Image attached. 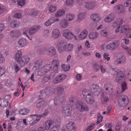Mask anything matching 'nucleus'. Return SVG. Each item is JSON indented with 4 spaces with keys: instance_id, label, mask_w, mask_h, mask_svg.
I'll list each match as a JSON object with an SVG mask.
<instances>
[{
    "instance_id": "nucleus-6",
    "label": "nucleus",
    "mask_w": 131,
    "mask_h": 131,
    "mask_svg": "<svg viewBox=\"0 0 131 131\" xmlns=\"http://www.w3.org/2000/svg\"><path fill=\"white\" fill-rule=\"evenodd\" d=\"M118 102L119 105L121 107H125L128 103V99L126 96L124 95H121L119 97Z\"/></svg>"
},
{
    "instance_id": "nucleus-25",
    "label": "nucleus",
    "mask_w": 131,
    "mask_h": 131,
    "mask_svg": "<svg viewBox=\"0 0 131 131\" xmlns=\"http://www.w3.org/2000/svg\"><path fill=\"white\" fill-rule=\"evenodd\" d=\"M40 27L37 26L31 28L29 30L28 32L30 35H32L36 32L40 28Z\"/></svg>"
},
{
    "instance_id": "nucleus-61",
    "label": "nucleus",
    "mask_w": 131,
    "mask_h": 131,
    "mask_svg": "<svg viewBox=\"0 0 131 131\" xmlns=\"http://www.w3.org/2000/svg\"><path fill=\"white\" fill-rule=\"evenodd\" d=\"M82 76L80 74H77L76 76V79L77 81H80L81 79Z\"/></svg>"
},
{
    "instance_id": "nucleus-63",
    "label": "nucleus",
    "mask_w": 131,
    "mask_h": 131,
    "mask_svg": "<svg viewBox=\"0 0 131 131\" xmlns=\"http://www.w3.org/2000/svg\"><path fill=\"white\" fill-rule=\"evenodd\" d=\"M43 102H40L37 103L36 105V107L37 108H39L40 107L43 103Z\"/></svg>"
},
{
    "instance_id": "nucleus-64",
    "label": "nucleus",
    "mask_w": 131,
    "mask_h": 131,
    "mask_svg": "<svg viewBox=\"0 0 131 131\" xmlns=\"http://www.w3.org/2000/svg\"><path fill=\"white\" fill-rule=\"evenodd\" d=\"M54 104L56 105L60 104V101L59 99H55L54 100Z\"/></svg>"
},
{
    "instance_id": "nucleus-15",
    "label": "nucleus",
    "mask_w": 131,
    "mask_h": 131,
    "mask_svg": "<svg viewBox=\"0 0 131 131\" xmlns=\"http://www.w3.org/2000/svg\"><path fill=\"white\" fill-rule=\"evenodd\" d=\"M29 118L30 120V122L34 121L30 124V126H32L34 124L37 123L39 121V119L37 118L36 114L31 115L29 117Z\"/></svg>"
},
{
    "instance_id": "nucleus-1",
    "label": "nucleus",
    "mask_w": 131,
    "mask_h": 131,
    "mask_svg": "<svg viewBox=\"0 0 131 131\" xmlns=\"http://www.w3.org/2000/svg\"><path fill=\"white\" fill-rule=\"evenodd\" d=\"M22 52L21 50H18L15 54V60L19 63L20 66L23 67L27 64L30 60V57L27 55L22 56Z\"/></svg>"
},
{
    "instance_id": "nucleus-8",
    "label": "nucleus",
    "mask_w": 131,
    "mask_h": 131,
    "mask_svg": "<svg viewBox=\"0 0 131 131\" xmlns=\"http://www.w3.org/2000/svg\"><path fill=\"white\" fill-rule=\"evenodd\" d=\"M120 43L119 41L118 40L113 41L108 44L109 50H115L119 46Z\"/></svg>"
},
{
    "instance_id": "nucleus-12",
    "label": "nucleus",
    "mask_w": 131,
    "mask_h": 131,
    "mask_svg": "<svg viewBox=\"0 0 131 131\" xmlns=\"http://www.w3.org/2000/svg\"><path fill=\"white\" fill-rule=\"evenodd\" d=\"M56 123L55 122L52 120H49L47 121L45 123L44 126V128L45 130H48L52 126L54 125Z\"/></svg>"
},
{
    "instance_id": "nucleus-55",
    "label": "nucleus",
    "mask_w": 131,
    "mask_h": 131,
    "mask_svg": "<svg viewBox=\"0 0 131 131\" xmlns=\"http://www.w3.org/2000/svg\"><path fill=\"white\" fill-rule=\"evenodd\" d=\"M50 74L49 75H46L44 77V80L45 82H46L50 80L51 79V77H50Z\"/></svg>"
},
{
    "instance_id": "nucleus-26",
    "label": "nucleus",
    "mask_w": 131,
    "mask_h": 131,
    "mask_svg": "<svg viewBox=\"0 0 131 131\" xmlns=\"http://www.w3.org/2000/svg\"><path fill=\"white\" fill-rule=\"evenodd\" d=\"M91 18L94 21H99L101 20V18L99 15L97 14H93L90 16Z\"/></svg>"
},
{
    "instance_id": "nucleus-54",
    "label": "nucleus",
    "mask_w": 131,
    "mask_h": 131,
    "mask_svg": "<svg viewBox=\"0 0 131 131\" xmlns=\"http://www.w3.org/2000/svg\"><path fill=\"white\" fill-rule=\"evenodd\" d=\"M100 69L102 73H104L106 72V70L103 67V66L101 64L100 65Z\"/></svg>"
},
{
    "instance_id": "nucleus-24",
    "label": "nucleus",
    "mask_w": 131,
    "mask_h": 131,
    "mask_svg": "<svg viewBox=\"0 0 131 131\" xmlns=\"http://www.w3.org/2000/svg\"><path fill=\"white\" fill-rule=\"evenodd\" d=\"M65 12V11L64 9H60L55 13V17L57 18L61 17L64 15Z\"/></svg>"
},
{
    "instance_id": "nucleus-60",
    "label": "nucleus",
    "mask_w": 131,
    "mask_h": 131,
    "mask_svg": "<svg viewBox=\"0 0 131 131\" xmlns=\"http://www.w3.org/2000/svg\"><path fill=\"white\" fill-rule=\"evenodd\" d=\"M92 88L93 89L94 92H96L97 91V89L99 87L98 86L96 85H93L92 86Z\"/></svg>"
},
{
    "instance_id": "nucleus-43",
    "label": "nucleus",
    "mask_w": 131,
    "mask_h": 131,
    "mask_svg": "<svg viewBox=\"0 0 131 131\" xmlns=\"http://www.w3.org/2000/svg\"><path fill=\"white\" fill-rule=\"evenodd\" d=\"M125 36L126 38H131V29L128 28L125 33Z\"/></svg>"
},
{
    "instance_id": "nucleus-11",
    "label": "nucleus",
    "mask_w": 131,
    "mask_h": 131,
    "mask_svg": "<svg viewBox=\"0 0 131 131\" xmlns=\"http://www.w3.org/2000/svg\"><path fill=\"white\" fill-rule=\"evenodd\" d=\"M62 35L66 38L68 39H72V37L71 35H72V33L68 29H64L62 31Z\"/></svg>"
},
{
    "instance_id": "nucleus-31",
    "label": "nucleus",
    "mask_w": 131,
    "mask_h": 131,
    "mask_svg": "<svg viewBox=\"0 0 131 131\" xmlns=\"http://www.w3.org/2000/svg\"><path fill=\"white\" fill-rule=\"evenodd\" d=\"M21 34L20 31L19 30H16L11 32L10 34V36L12 37H15L18 38L20 35Z\"/></svg>"
},
{
    "instance_id": "nucleus-53",
    "label": "nucleus",
    "mask_w": 131,
    "mask_h": 131,
    "mask_svg": "<svg viewBox=\"0 0 131 131\" xmlns=\"http://www.w3.org/2000/svg\"><path fill=\"white\" fill-rule=\"evenodd\" d=\"M94 69L96 71H98L100 68V66L97 63H95L93 66Z\"/></svg>"
},
{
    "instance_id": "nucleus-32",
    "label": "nucleus",
    "mask_w": 131,
    "mask_h": 131,
    "mask_svg": "<svg viewBox=\"0 0 131 131\" xmlns=\"http://www.w3.org/2000/svg\"><path fill=\"white\" fill-rule=\"evenodd\" d=\"M48 55L54 56L56 54V52L54 48L53 47H50L48 49Z\"/></svg>"
},
{
    "instance_id": "nucleus-3",
    "label": "nucleus",
    "mask_w": 131,
    "mask_h": 131,
    "mask_svg": "<svg viewBox=\"0 0 131 131\" xmlns=\"http://www.w3.org/2000/svg\"><path fill=\"white\" fill-rule=\"evenodd\" d=\"M113 76L115 78V80L117 82L119 83H121L122 91L127 89V84L125 82H124L125 80L124 75L120 70L118 69L115 72Z\"/></svg>"
},
{
    "instance_id": "nucleus-21",
    "label": "nucleus",
    "mask_w": 131,
    "mask_h": 131,
    "mask_svg": "<svg viewBox=\"0 0 131 131\" xmlns=\"http://www.w3.org/2000/svg\"><path fill=\"white\" fill-rule=\"evenodd\" d=\"M88 35V31L86 29L83 30L78 35V37L80 40H82L86 38Z\"/></svg>"
},
{
    "instance_id": "nucleus-17",
    "label": "nucleus",
    "mask_w": 131,
    "mask_h": 131,
    "mask_svg": "<svg viewBox=\"0 0 131 131\" xmlns=\"http://www.w3.org/2000/svg\"><path fill=\"white\" fill-rule=\"evenodd\" d=\"M84 105V103L81 101H77L75 102L76 108L80 112H82Z\"/></svg>"
},
{
    "instance_id": "nucleus-34",
    "label": "nucleus",
    "mask_w": 131,
    "mask_h": 131,
    "mask_svg": "<svg viewBox=\"0 0 131 131\" xmlns=\"http://www.w3.org/2000/svg\"><path fill=\"white\" fill-rule=\"evenodd\" d=\"M64 90V88L62 86H59L55 88L54 90L56 93L60 94L63 92Z\"/></svg>"
},
{
    "instance_id": "nucleus-44",
    "label": "nucleus",
    "mask_w": 131,
    "mask_h": 131,
    "mask_svg": "<svg viewBox=\"0 0 131 131\" xmlns=\"http://www.w3.org/2000/svg\"><path fill=\"white\" fill-rule=\"evenodd\" d=\"M26 0H18L17 2L18 5L20 6H24L26 3Z\"/></svg>"
},
{
    "instance_id": "nucleus-29",
    "label": "nucleus",
    "mask_w": 131,
    "mask_h": 131,
    "mask_svg": "<svg viewBox=\"0 0 131 131\" xmlns=\"http://www.w3.org/2000/svg\"><path fill=\"white\" fill-rule=\"evenodd\" d=\"M74 3V0H66L64 4L67 6L71 7L73 6Z\"/></svg>"
},
{
    "instance_id": "nucleus-20",
    "label": "nucleus",
    "mask_w": 131,
    "mask_h": 131,
    "mask_svg": "<svg viewBox=\"0 0 131 131\" xmlns=\"http://www.w3.org/2000/svg\"><path fill=\"white\" fill-rule=\"evenodd\" d=\"M86 15L85 12H83L79 13L77 15V18L76 21L77 23H80L85 18Z\"/></svg>"
},
{
    "instance_id": "nucleus-30",
    "label": "nucleus",
    "mask_w": 131,
    "mask_h": 131,
    "mask_svg": "<svg viewBox=\"0 0 131 131\" xmlns=\"http://www.w3.org/2000/svg\"><path fill=\"white\" fill-rule=\"evenodd\" d=\"M28 12H26V14L28 15H33L34 16H36L38 15L39 12L34 10H30L29 9L28 10Z\"/></svg>"
},
{
    "instance_id": "nucleus-9",
    "label": "nucleus",
    "mask_w": 131,
    "mask_h": 131,
    "mask_svg": "<svg viewBox=\"0 0 131 131\" xmlns=\"http://www.w3.org/2000/svg\"><path fill=\"white\" fill-rule=\"evenodd\" d=\"M66 77V75L65 74H62L57 76L53 80L52 82L54 84L59 83L65 79Z\"/></svg>"
},
{
    "instance_id": "nucleus-41",
    "label": "nucleus",
    "mask_w": 131,
    "mask_h": 131,
    "mask_svg": "<svg viewBox=\"0 0 131 131\" xmlns=\"http://www.w3.org/2000/svg\"><path fill=\"white\" fill-rule=\"evenodd\" d=\"M108 32L107 31L103 29L101 30L100 32V35L102 37H106L108 35Z\"/></svg>"
},
{
    "instance_id": "nucleus-45",
    "label": "nucleus",
    "mask_w": 131,
    "mask_h": 131,
    "mask_svg": "<svg viewBox=\"0 0 131 131\" xmlns=\"http://www.w3.org/2000/svg\"><path fill=\"white\" fill-rule=\"evenodd\" d=\"M19 114L21 115H26L28 112V110L26 109L23 108L19 111Z\"/></svg>"
},
{
    "instance_id": "nucleus-4",
    "label": "nucleus",
    "mask_w": 131,
    "mask_h": 131,
    "mask_svg": "<svg viewBox=\"0 0 131 131\" xmlns=\"http://www.w3.org/2000/svg\"><path fill=\"white\" fill-rule=\"evenodd\" d=\"M73 45L72 44L66 43L64 41H61L57 45V48L59 52H62L64 51H69L73 49Z\"/></svg>"
},
{
    "instance_id": "nucleus-36",
    "label": "nucleus",
    "mask_w": 131,
    "mask_h": 131,
    "mask_svg": "<svg viewBox=\"0 0 131 131\" xmlns=\"http://www.w3.org/2000/svg\"><path fill=\"white\" fill-rule=\"evenodd\" d=\"M119 58H118L121 63H123L126 61L125 57L124 54L122 53L119 54Z\"/></svg>"
},
{
    "instance_id": "nucleus-14",
    "label": "nucleus",
    "mask_w": 131,
    "mask_h": 131,
    "mask_svg": "<svg viewBox=\"0 0 131 131\" xmlns=\"http://www.w3.org/2000/svg\"><path fill=\"white\" fill-rule=\"evenodd\" d=\"M59 24L60 28H66L68 26L69 22L67 19L65 18H63L60 21Z\"/></svg>"
},
{
    "instance_id": "nucleus-46",
    "label": "nucleus",
    "mask_w": 131,
    "mask_h": 131,
    "mask_svg": "<svg viewBox=\"0 0 131 131\" xmlns=\"http://www.w3.org/2000/svg\"><path fill=\"white\" fill-rule=\"evenodd\" d=\"M48 113V112H44L42 114L40 115H37L36 114V116L38 118L40 121L41 118L46 116Z\"/></svg>"
},
{
    "instance_id": "nucleus-2",
    "label": "nucleus",
    "mask_w": 131,
    "mask_h": 131,
    "mask_svg": "<svg viewBox=\"0 0 131 131\" xmlns=\"http://www.w3.org/2000/svg\"><path fill=\"white\" fill-rule=\"evenodd\" d=\"M58 64L59 62L58 60H54L52 61L50 64H48L40 67L37 72L38 75L40 76L43 75L46 72L50 70L52 68L57 67Z\"/></svg>"
},
{
    "instance_id": "nucleus-47",
    "label": "nucleus",
    "mask_w": 131,
    "mask_h": 131,
    "mask_svg": "<svg viewBox=\"0 0 131 131\" xmlns=\"http://www.w3.org/2000/svg\"><path fill=\"white\" fill-rule=\"evenodd\" d=\"M101 48L104 50H109L108 44L106 45L105 43H103L101 45Z\"/></svg>"
},
{
    "instance_id": "nucleus-35",
    "label": "nucleus",
    "mask_w": 131,
    "mask_h": 131,
    "mask_svg": "<svg viewBox=\"0 0 131 131\" xmlns=\"http://www.w3.org/2000/svg\"><path fill=\"white\" fill-rule=\"evenodd\" d=\"M75 125L73 122L70 121L67 123L66 124V128L67 130L70 129L74 128Z\"/></svg>"
},
{
    "instance_id": "nucleus-5",
    "label": "nucleus",
    "mask_w": 131,
    "mask_h": 131,
    "mask_svg": "<svg viewBox=\"0 0 131 131\" xmlns=\"http://www.w3.org/2000/svg\"><path fill=\"white\" fill-rule=\"evenodd\" d=\"M82 94L87 103L92 104L94 102V99L92 92L89 90L84 89L82 91Z\"/></svg>"
},
{
    "instance_id": "nucleus-13",
    "label": "nucleus",
    "mask_w": 131,
    "mask_h": 131,
    "mask_svg": "<svg viewBox=\"0 0 131 131\" xmlns=\"http://www.w3.org/2000/svg\"><path fill=\"white\" fill-rule=\"evenodd\" d=\"M28 43V42L27 40L24 38L19 39L17 41L18 45L20 47H25Z\"/></svg>"
},
{
    "instance_id": "nucleus-40",
    "label": "nucleus",
    "mask_w": 131,
    "mask_h": 131,
    "mask_svg": "<svg viewBox=\"0 0 131 131\" xmlns=\"http://www.w3.org/2000/svg\"><path fill=\"white\" fill-rule=\"evenodd\" d=\"M95 124V123L91 124L89 126L85 128V131H91L94 128Z\"/></svg>"
},
{
    "instance_id": "nucleus-19",
    "label": "nucleus",
    "mask_w": 131,
    "mask_h": 131,
    "mask_svg": "<svg viewBox=\"0 0 131 131\" xmlns=\"http://www.w3.org/2000/svg\"><path fill=\"white\" fill-rule=\"evenodd\" d=\"M128 28H127L126 26L123 25L120 27L119 26H118L115 29V32L116 33H118L119 32L121 33H124L125 31H126V29Z\"/></svg>"
},
{
    "instance_id": "nucleus-28",
    "label": "nucleus",
    "mask_w": 131,
    "mask_h": 131,
    "mask_svg": "<svg viewBox=\"0 0 131 131\" xmlns=\"http://www.w3.org/2000/svg\"><path fill=\"white\" fill-rule=\"evenodd\" d=\"M9 104V102L4 98L0 99V106L3 107L7 106Z\"/></svg>"
},
{
    "instance_id": "nucleus-7",
    "label": "nucleus",
    "mask_w": 131,
    "mask_h": 131,
    "mask_svg": "<svg viewBox=\"0 0 131 131\" xmlns=\"http://www.w3.org/2000/svg\"><path fill=\"white\" fill-rule=\"evenodd\" d=\"M85 7L88 10H91L97 7V5L96 2L89 1L85 3Z\"/></svg>"
},
{
    "instance_id": "nucleus-51",
    "label": "nucleus",
    "mask_w": 131,
    "mask_h": 131,
    "mask_svg": "<svg viewBox=\"0 0 131 131\" xmlns=\"http://www.w3.org/2000/svg\"><path fill=\"white\" fill-rule=\"evenodd\" d=\"M49 33V30L47 29H44L43 31V35L45 37L47 36Z\"/></svg>"
},
{
    "instance_id": "nucleus-33",
    "label": "nucleus",
    "mask_w": 131,
    "mask_h": 131,
    "mask_svg": "<svg viewBox=\"0 0 131 131\" xmlns=\"http://www.w3.org/2000/svg\"><path fill=\"white\" fill-rule=\"evenodd\" d=\"M19 21L15 20H14L12 21L10 23V26L12 28H15L18 26L20 24Z\"/></svg>"
},
{
    "instance_id": "nucleus-38",
    "label": "nucleus",
    "mask_w": 131,
    "mask_h": 131,
    "mask_svg": "<svg viewBox=\"0 0 131 131\" xmlns=\"http://www.w3.org/2000/svg\"><path fill=\"white\" fill-rule=\"evenodd\" d=\"M66 18L69 21H72L74 19V15L71 14H67L66 16Z\"/></svg>"
},
{
    "instance_id": "nucleus-42",
    "label": "nucleus",
    "mask_w": 131,
    "mask_h": 131,
    "mask_svg": "<svg viewBox=\"0 0 131 131\" xmlns=\"http://www.w3.org/2000/svg\"><path fill=\"white\" fill-rule=\"evenodd\" d=\"M62 68L64 71H67L70 69V65H66L64 64H62L61 65Z\"/></svg>"
},
{
    "instance_id": "nucleus-16",
    "label": "nucleus",
    "mask_w": 131,
    "mask_h": 131,
    "mask_svg": "<svg viewBox=\"0 0 131 131\" xmlns=\"http://www.w3.org/2000/svg\"><path fill=\"white\" fill-rule=\"evenodd\" d=\"M60 34V31L59 29L57 28L54 29L51 32V37L53 39H56L59 36Z\"/></svg>"
},
{
    "instance_id": "nucleus-52",
    "label": "nucleus",
    "mask_w": 131,
    "mask_h": 131,
    "mask_svg": "<svg viewBox=\"0 0 131 131\" xmlns=\"http://www.w3.org/2000/svg\"><path fill=\"white\" fill-rule=\"evenodd\" d=\"M97 124L100 123L102 121L103 119L102 116L100 115H98L97 116Z\"/></svg>"
},
{
    "instance_id": "nucleus-48",
    "label": "nucleus",
    "mask_w": 131,
    "mask_h": 131,
    "mask_svg": "<svg viewBox=\"0 0 131 131\" xmlns=\"http://www.w3.org/2000/svg\"><path fill=\"white\" fill-rule=\"evenodd\" d=\"M5 72V70L4 68L0 66V76L4 75Z\"/></svg>"
},
{
    "instance_id": "nucleus-23",
    "label": "nucleus",
    "mask_w": 131,
    "mask_h": 131,
    "mask_svg": "<svg viewBox=\"0 0 131 131\" xmlns=\"http://www.w3.org/2000/svg\"><path fill=\"white\" fill-rule=\"evenodd\" d=\"M115 9L116 12L118 14L124 13L125 11V9L121 5H117L115 6Z\"/></svg>"
},
{
    "instance_id": "nucleus-50",
    "label": "nucleus",
    "mask_w": 131,
    "mask_h": 131,
    "mask_svg": "<svg viewBox=\"0 0 131 131\" xmlns=\"http://www.w3.org/2000/svg\"><path fill=\"white\" fill-rule=\"evenodd\" d=\"M108 56L109 54L108 53H105L103 55V58L104 59L106 60L107 61H108L110 59V57Z\"/></svg>"
},
{
    "instance_id": "nucleus-57",
    "label": "nucleus",
    "mask_w": 131,
    "mask_h": 131,
    "mask_svg": "<svg viewBox=\"0 0 131 131\" xmlns=\"http://www.w3.org/2000/svg\"><path fill=\"white\" fill-rule=\"evenodd\" d=\"M110 84L108 83H105L104 85V89L105 90L107 91L108 90V88L111 86Z\"/></svg>"
},
{
    "instance_id": "nucleus-37",
    "label": "nucleus",
    "mask_w": 131,
    "mask_h": 131,
    "mask_svg": "<svg viewBox=\"0 0 131 131\" xmlns=\"http://www.w3.org/2000/svg\"><path fill=\"white\" fill-rule=\"evenodd\" d=\"M13 67L15 72L16 73H17L21 70V68L18 64L16 63H14L13 65Z\"/></svg>"
},
{
    "instance_id": "nucleus-22",
    "label": "nucleus",
    "mask_w": 131,
    "mask_h": 131,
    "mask_svg": "<svg viewBox=\"0 0 131 131\" xmlns=\"http://www.w3.org/2000/svg\"><path fill=\"white\" fill-rule=\"evenodd\" d=\"M61 111L62 113H65L67 116H69L71 114L69 107L68 105H66L63 106Z\"/></svg>"
},
{
    "instance_id": "nucleus-18",
    "label": "nucleus",
    "mask_w": 131,
    "mask_h": 131,
    "mask_svg": "<svg viewBox=\"0 0 131 131\" xmlns=\"http://www.w3.org/2000/svg\"><path fill=\"white\" fill-rule=\"evenodd\" d=\"M114 18V14H110L105 17L104 20L105 22L109 23L113 20Z\"/></svg>"
},
{
    "instance_id": "nucleus-10",
    "label": "nucleus",
    "mask_w": 131,
    "mask_h": 131,
    "mask_svg": "<svg viewBox=\"0 0 131 131\" xmlns=\"http://www.w3.org/2000/svg\"><path fill=\"white\" fill-rule=\"evenodd\" d=\"M59 20V19L58 18H54L52 17L49 18L47 21H46L44 24L46 26H50L52 24L58 22Z\"/></svg>"
},
{
    "instance_id": "nucleus-27",
    "label": "nucleus",
    "mask_w": 131,
    "mask_h": 131,
    "mask_svg": "<svg viewBox=\"0 0 131 131\" xmlns=\"http://www.w3.org/2000/svg\"><path fill=\"white\" fill-rule=\"evenodd\" d=\"M99 34V33L97 32H91L89 34V37L90 39L94 40L96 38L98 37Z\"/></svg>"
},
{
    "instance_id": "nucleus-62",
    "label": "nucleus",
    "mask_w": 131,
    "mask_h": 131,
    "mask_svg": "<svg viewBox=\"0 0 131 131\" xmlns=\"http://www.w3.org/2000/svg\"><path fill=\"white\" fill-rule=\"evenodd\" d=\"M89 110V108L88 106H84V105L83 106V109L82 110V112L84 111H88Z\"/></svg>"
},
{
    "instance_id": "nucleus-56",
    "label": "nucleus",
    "mask_w": 131,
    "mask_h": 131,
    "mask_svg": "<svg viewBox=\"0 0 131 131\" xmlns=\"http://www.w3.org/2000/svg\"><path fill=\"white\" fill-rule=\"evenodd\" d=\"M5 61V60L4 57L1 53L0 52V63H3Z\"/></svg>"
},
{
    "instance_id": "nucleus-58",
    "label": "nucleus",
    "mask_w": 131,
    "mask_h": 131,
    "mask_svg": "<svg viewBox=\"0 0 131 131\" xmlns=\"http://www.w3.org/2000/svg\"><path fill=\"white\" fill-rule=\"evenodd\" d=\"M5 28L4 24H0V33H1Z\"/></svg>"
},
{
    "instance_id": "nucleus-39",
    "label": "nucleus",
    "mask_w": 131,
    "mask_h": 131,
    "mask_svg": "<svg viewBox=\"0 0 131 131\" xmlns=\"http://www.w3.org/2000/svg\"><path fill=\"white\" fill-rule=\"evenodd\" d=\"M57 10V8L54 6L51 5L49 6L48 10L50 13H53L55 12Z\"/></svg>"
},
{
    "instance_id": "nucleus-49",
    "label": "nucleus",
    "mask_w": 131,
    "mask_h": 131,
    "mask_svg": "<svg viewBox=\"0 0 131 131\" xmlns=\"http://www.w3.org/2000/svg\"><path fill=\"white\" fill-rule=\"evenodd\" d=\"M131 4V0H128L126 1L124 4V6L126 7Z\"/></svg>"
},
{
    "instance_id": "nucleus-59",
    "label": "nucleus",
    "mask_w": 131,
    "mask_h": 131,
    "mask_svg": "<svg viewBox=\"0 0 131 131\" xmlns=\"http://www.w3.org/2000/svg\"><path fill=\"white\" fill-rule=\"evenodd\" d=\"M21 16V14L19 13H16L14 15V17L17 18L19 19L20 18Z\"/></svg>"
}]
</instances>
